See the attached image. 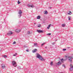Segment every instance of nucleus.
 Listing matches in <instances>:
<instances>
[{
	"instance_id": "obj_1",
	"label": "nucleus",
	"mask_w": 73,
	"mask_h": 73,
	"mask_svg": "<svg viewBox=\"0 0 73 73\" xmlns=\"http://www.w3.org/2000/svg\"><path fill=\"white\" fill-rule=\"evenodd\" d=\"M36 57L37 58H38L41 60V61H44L45 60V59L42 58V56H41V55H40L38 53H36Z\"/></svg>"
},
{
	"instance_id": "obj_2",
	"label": "nucleus",
	"mask_w": 73,
	"mask_h": 73,
	"mask_svg": "<svg viewBox=\"0 0 73 73\" xmlns=\"http://www.w3.org/2000/svg\"><path fill=\"white\" fill-rule=\"evenodd\" d=\"M23 12H22V11L21 10H20L18 12V13L19 14L18 17H19V18H20V17H21V14Z\"/></svg>"
},
{
	"instance_id": "obj_3",
	"label": "nucleus",
	"mask_w": 73,
	"mask_h": 73,
	"mask_svg": "<svg viewBox=\"0 0 73 73\" xmlns=\"http://www.w3.org/2000/svg\"><path fill=\"white\" fill-rule=\"evenodd\" d=\"M72 56H69L68 58V60L70 62H72Z\"/></svg>"
},
{
	"instance_id": "obj_4",
	"label": "nucleus",
	"mask_w": 73,
	"mask_h": 73,
	"mask_svg": "<svg viewBox=\"0 0 73 73\" xmlns=\"http://www.w3.org/2000/svg\"><path fill=\"white\" fill-rule=\"evenodd\" d=\"M12 63L13 64V66H14V67H16V66H17L16 62H15V61H12Z\"/></svg>"
},
{
	"instance_id": "obj_5",
	"label": "nucleus",
	"mask_w": 73,
	"mask_h": 73,
	"mask_svg": "<svg viewBox=\"0 0 73 73\" xmlns=\"http://www.w3.org/2000/svg\"><path fill=\"white\" fill-rule=\"evenodd\" d=\"M12 34H13V33L12 32L10 31L9 32V33L7 34V35L8 36H10V35H12Z\"/></svg>"
},
{
	"instance_id": "obj_6",
	"label": "nucleus",
	"mask_w": 73,
	"mask_h": 73,
	"mask_svg": "<svg viewBox=\"0 0 73 73\" xmlns=\"http://www.w3.org/2000/svg\"><path fill=\"white\" fill-rule=\"evenodd\" d=\"M27 6L29 7H31V8H34L35 7V6L33 5H31L29 4L27 5Z\"/></svg>"
},
{
	"instance_id": "obj_7",
	"label": "nucleus",
	"mask_w": 73,
	"mask_h": 73,
	"mask_svg": "<svg viewBox=\"0 0 73 73\" xmlns=\"http://www.w3.org/2000/svg\"><path fill=\"white\" fill-rule=\"evenodd\" d=\"M37 32H38V33H43V31L40 30H37Z\"/></svg>"
},
{
	"instance_id": "obj_8",
	"label": "nucleus",
	"mask_w": 73,
	"mask_h": 73,
	"mask_svg": "<svg viewBox=\"0 0 73 73\" xmlns=\"http://www.w3.org/2000/svg\"><path fill=\"white\" fill-rule=\"evenodd\" d=\"M20 31H21V30H20L18 29H16L15 31L17 33H19V32H20Z\"/></svg>"
},
{
	"instance_id": "obj_9",
	"label": "nucleus",
	"mask_w": 73,
	"mask_h": 73,
	"mask_svg": "<svg viewBox=\"0 0 73 73\" xmlns=\"http://www.w3.org/2000/svg\"><path fill=\"white\" fill-rule=\"evenodd\" d=\"M37 51V49H35L33 50V53H35V52H36Z\"/></svg>"
},
{
	"instance_id": "obj_10",
	"label": "nucleus",
	"mask_w": 73,
	"mask_h": 73,
	"mask_svg": "<svg viewBox=\"0 0 73 73\" xmlns=\"http://www.w3.org/2000/svg\"><path fill=\"white\" fill-rule=\"evenodd\" d=\"M56 65H61V62L60 61H59L56 64Z\"/></svg>"
},
{
	"instance_id": "obj_11",
	"label": "nucleus",
	"mask_w": 73,
	"mask_h": 73,
	"mask_svg": "<svg viewBox=\"0 0 73 73\" xmlns=\"http://www.w3.org/2000/svg\"><path fill=\"white\" fill-rule=\"evenodd\" d=\"M5 65L4 64H2V69H4V68H5Z\"/></svg>"
},
{
	"instance_id": "obj_12",
	"label": "nucleus",
	"mask_w": 73,
	"mask_h": 73,
	"mask_svg": "<svg viewBox=\"0 0 73 73\" xmlns=\"http://www.w3.org/2000/svg\"><path fill=\"white\" fill-rule=\"evenodd\" d=\"M34 46H36V47L38 46V44L36 43H34Z\"/></svg>"
},
{
	"instance_id": "obj_13",
	"label": "nucleus",
	"mask_w": 73,
	"mask_h": 73,
	"mask_svg": "<svg viewBox=\"0 0 73 73\" xmlns=\"http://www.w3.org/2000/svg\"><path fill=\"white\" fill-rule=\"evenodd\" d=\"M41 18V16H40V15L38 16L37 17V19H40Z\"/></svg>"
},
{
	"instance_id": "obj_14",
	"label": "nucleus",
	"mask_w": 73,
	"mask_h": 73,
	"mask_svg": "<svg viewBox=\"0 0 73 73\" xmlns=\"http://www.w3.org/2000/svg\"><path fill=\"white\" fill-rule=\"evenodd\" d=\"M47 13H48V11H44V14H46V15Z\"/></svg>"
},
{
	"instance_id": "obj_15",
	"label": "nucleus",
	"mask_w": 73,
	"mask_h": 73,
	"mask_svg": "<svg viewBox=\"0 0 73 73\" xmlns=\"http://www.w3.org/2000/svg\"><path fill=\"white\" fill-rule=\"evenodd\" d=\"M52 25L51 24H50L47 27V29H49L50 28V27Z\"/></svg>"
},
{
	"instance_id": "obj_16",
	"label": "nucleus",
	"mask_w": 73,
	"mask_h": 73,
	"mask_svg": "<svg viewBox=\"0 0 73 73\" xmlns=\"http://www.w3.org/2000/svg\"><path fill=\"white\" fill-rule=\"evenodd\" d=\"M41 27V25L40 24H38V28H40Z\"/></svg>"
},
{
	"instance_id": "obj_17",
	"label": "nucleus",
	"mask_w": 73,
	"mask_h": 73,
	"mask_svg": "<svg viewBox=\"0 0 73 73\" xmlns=\"http://www.w3.org/2000/svg\"><path fill=\"white\" fill-rule=\"evenodd\" d=\"M62 27H65V24H62Z\"/></svg>"
},
{
	"instance_id": "obj_18",
	"label": "nucleus",
	"mask_w": 73,
	"mask_h": 73,
	"mask_svg": "<svg viewBox=\"0 0 73 73\" xmlns=\"http://www.w3.org/2000/svg\"><path fill=\"white\" fill-rule=\"evenodd\" d=\"M64 60L63 59H62V58L61 59V61L62 62H64V60Z\"/></svg>"
},
{
	"instance_id": "obj_19",
	"label": "nucleus",
	"mask_w": 73,
	"mask_h": 73,
	"mask_svg": "<svg viewBox=\"0 0 73 73\" xmlns=\"http://www.w3.org/2000/svg\"><path fill=\"white\" fill-rule=\"evenodd\" d=\"M71 18V17H68V20H70V18Z\"/></svg>"
},
{
	"instance_id": "obj_20",
	"label": "nucleus",
	"mask_w": 73,
	"mask_h": 73,
	"mask_svg": "<svg viewBox=\"0 0 73 73\" xmlns=\"http://www.w3.org/2000/svg\"><path fill=\"white\" fill-rule=\"evenodd\" d=\"M70 70H71V71H72V70H73V68H69Z\"/></svg>"
},
{
	"instance_id": "obj_21",
	"label": "nucleus",
	"mask_w": 73,
	"mask_h": 73,
	"mask_svg": "<svg viewBox=\"0 0 73 73\" xmlns=\"http://www.w3.org/2000/svg\"><path fill=\"white\" fill-rule=\"evenodd\" d=\"M3 56L5 58H7V56L5 55H4Z\"/></svg>"
},
{
	"instance_id": "obj_22",
	"label": "nucleus",
	"mask_w": 73,
	"mask_h": 73,
	"mask_svg": "<svg viewBox=\"0 0 73 73\" xmlns=\"http://www.w3.org/2000/svg\"><path fill=\"white\" fill-rule=\"evenodd\" d=\"M17 55V53H16L15 54H13V56H15Z\"/></svg>"
},
{
	"instance_id": "obj_23",
	"label": "nucleus",
	"mask_w": 73,
	"mask_h": 73,
	"mask_svg": "<svg viewBox=\"0 0 73 73\" xmlns=\"http://www.w3.org/2000/svg\"><path fill=\"white\" fill-rule=\"evenodd\" d=\"M47 35H49V36H50V35H51V33H48V34H47Z\"/></svg>"
},
{
	"instance_id": "obj_24",
	"label": "nucleus",
	"mask_w": 73,
	"mask_h": 73,
	"mask_svg": "<svg viewBox=\"0 0 73 73\" xmlns=\"http://www.w3.org/2000/svg\"><path fill=\"white\" fill-rule=\"evenodd\" d=\"M68 15H71L72 14V12H70V13H68Z\"/></svg>"
},
{
	"instance_id": "obj_25",
	"label": "nucleus",
	"mask_w": 73,
	"mask_h": 73,
	"mask_svg": "<svg viewBox=\"0 0 73 73\" xmlns=\"http://www.w3.org/2000/svg\"><path fill=\"white\" fill-rule=\"evenodd\" d=\"M50 65L52 66L53 65V62H52L50 63Z\"/></svg>"
},
{
	"instance_id": "obj_26",
	"label": "nucleus",
	"mask_w": 73,
	"mask_h": 73,
	"mask_svg": "<svg viewBox=\"0 0 73 73\" xmlns=\"http://www.w3.org/2000/svg\"><path fill=\"white\" fill-rule=\"evenodd\" d=\"M45 44V43H43L42 44H41L42 46V45H44V44Z\"/></svg>"
},
{
	"instance_id": "obj_27",
	"label": "nucleus",
	"mask_w": 73,
	"mask_h": 73,
	"mask_svg": "<svg viewBox=\"0 0 73 73\" xmlns=\"http://www.w3.org/2000/svg\"><path fill=\"white\" fill-rule=\"evenodd\" d=\"M20 3V1H18V4H19Z\"/></svg>"
},
{
	"instance_id": "obj_28",
	"label": "nucleus",
	"mask_w": 73,
	"mask_h": 73,
	"mask_svg": "<svg viewBox=\"0 0 73 73\" xmlns=\"http://www.w3.org/2000/svg\"><path fill=\"white\" fill-rule=\"evenodd\" d=\"M62 66H63V67H64L65 68L66 67L65 66V65L64 64H63Z\"/></svg>"
},
{
	"instance_id": "obj_29",
	"label": "nucleus",
	"mask_w": 73,
	"mask_h": 73,
	"mask_svg": "<svg viewBox=\"0 0 73 73\" xmlns=\"http://www.w3.org/2000/svg\"><path fill=\"white\" fill-rule=\"evenodd\" d=\"M17 68H18V69H20V66H18V67Z\"/></svg>"
},
{
	"instance_id": "obj_30",
	"label": "nucleus",
	"mask_w": 73,
	"mask_h": 73,
	"mask_svg": "<svg viewBox=\"0 0 73 73\" xmlns=\"http://www.w3.org/2000/svg\"><path fill=\"white\" fill-rule=\"evenodd\" d=\"M63 51H65V50H66V49H63Z\"/></svg>"
},
{
	"instance_id": "obj_31",
	"label": "nucleus",
	"mask_w": 73,
	"mask_h": 73,
	"mask_svg": "<svg viewBox=\"0 0 73 73\" xmlns=\"http://www.w3.org/2000/svg\"><path fill=\"white\" fill-rule=\"evenodd\" d=\"M16 44V42L14 41L13 43V44Z\"/></svg>"
},
{
	"instance_id": "obj_32",
	"label": "nucleus",
	"mask_w": 73,
	"mask_h": 73,
	"mask_svg": "<svg viewBox=\"0 0 73 73\" xmlns=\"http://www.w3.org/2000/svg\"><path fill=\"white\" fill-rule=\"evenodd\" d=\"M28 34H30V32L29 31H28L27 32Z\"/></svg>"
},
{
	"instance_id": "obj_33",
	"label": "nucleus",
	"mask_w": 73,
	"mask_h": 73,
	"mask_svg": "<svg viewBox=\"0 0 73 73\" xmlns=\"http://www.w3.org/2000/svg\"><path fill=\"white\" fill-rule=\"evenodd\" d=\"M67 60V59H63V61H66V60Z\"/></svg>"
},
{
	"instance_id": "obj_34",
	"label": "nucleus",
	"mask_w": 73,
	"mask_h": 73,
	"mask_svg": "<svg viewBox=\"0 0 73 73\" xmlns=\"http://www.w3.org/2000/svg\"><path fill=\"white\" fill-rule=\"evenodd\" d=\"M27 52H29V49H27L26 50Z\"/></svg>"
},
{
	"instance_id": "obj_35",
	"label": "nucleus",
	"mask_w": 73,
	"mask_h": 73,
	"mask_svg": "<svg viewBox=\"0 0 73 73\" xmlns=\"http://www.w3.org/2000/svg\"><path fill=\"white\" fill-rule=\"evenodd\" d=\"M70 67L71 68H73V66H70Z\"/></svg>"
},
{
	"instance_id": "obj_36",
	"label": "nucleus",
	"mask_w": 73,
	"mask_h": 73,
	"mask_svg": "<svg viewBox=\"0 0 73 73\" xmlns=\"http://www.w3.org/2000/svg\"><path fill=\"white\" fill-rule=\"evenodd\" d=\"M24 47H25V48H27V46H24Z\"/></svg>"
},
{
	"instance_id": "obj_37",
	"label": "nucleus",
	"mask_w": 73,
	"mask_h": 73,
	"mask_svg": "<svg viewBox=\"0 0 73 73\" xmlns=\"http://www.w3.org/2000/svg\"><path fill=\"white\" fill-rule=\"evenodd\" d=\"M72 66V64H70V66Z\"/></svg>"
},
{
	"instance_id": "obj_38",
	"label": "nucleus",
	"mask_w": 73,
	"mask_h": 73,
	"mask_svg": "<svg viewBox=\"0 0 73 73\" xmlns=\"http://www.w3.org/2000/svg\"><path fill=\"white\" fill-rule=\"evenodd\" d=\"M47 48V47H45V49H46Z\"/></svg>"
},
{
	"instance_id": "obj_39",
	"label": "nucleus",
	"mask_w": 73,
	"mask_h": 73,
	"mask_svg": "<svg viewBox=\"0 0 73 73\" xmlns=\"http://www.w3.org/2000/svg\"><path fill=\"white\" fill-rule=\"evenodd\" d=\"M52 44H53V45H54V43H53Z\"/></svg>"
},
{
	"instance_id": "obj_40",
	"label": "nucleus",
	"mask_w": 73,
	"mask_h": 73,
	"mask_svg": "<svg viewBox=\"0 0 73 73\" xmlns=\"http://www.w3.org/2000/svg\"><path fill=\"white\" fill-rule=\"evenodd\" d=\"M51 8H52V7H50V9H51Z\"/></svg>"
},
{
	"instance_id": "obj_41",
	"label": "nucleus",
	"mask_w": 73,
	"mask_h": 73,
	"mask_svg": "<svg viewBox=\"0 0 73 73\" xmlns=\"http://www.w3.org/2000/svg\"><path fill=\"white\" fill-rule=\"evenodd\" d=\"M34 24H36V23H34Z\"/></svg>"
},
{
	"instance_id": "obj_42",
	"label": "nucleus",
	"mask_w": 73,
	"mask_h": 73,
	"mask_svg": "<svg viewBox=\"0 0 73 73\" xmlns=\"http://www.w3.org/2000/svg\"><path fill=\"white\" fill-rule=\"evenodd\" d=\"M70 48L69 47H68V48Z\"/></svg>"
},
{
	"instance_id": "obj_43",
	"label": "nucleus",
	"mask_w": 73,
	"mask_h": 73,
	"mask_svg": "<svg viewBox=\"0 0 73 73\" xmlns=\"http://www.w3.org/2000/svg\"><path fill=\"white\" fill-rule=\"evenodd\" d=\"M72 69H73V67L72 68Z\"/></svg>"
}]
</instances>
